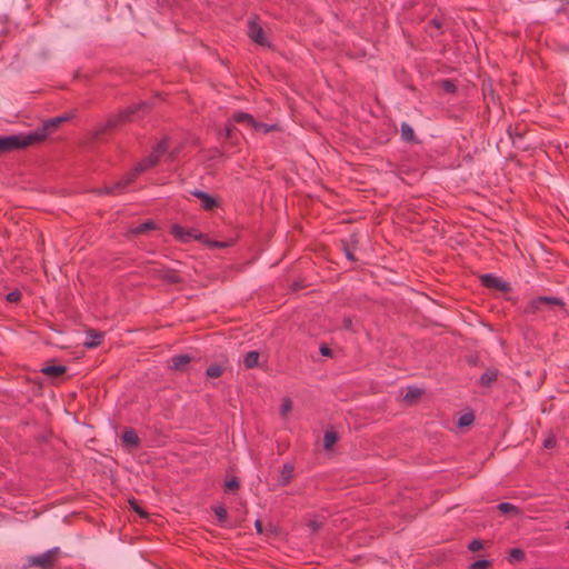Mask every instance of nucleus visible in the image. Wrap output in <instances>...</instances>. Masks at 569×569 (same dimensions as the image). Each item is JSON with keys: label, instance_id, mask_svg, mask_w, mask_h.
Returning <instances> with one entry per match:
<instances>
[{"label": "nucleus", "instance_id": "1", "mask_svg": "<svg viewBox=\"0 0 569 569\" xmlns=\"http://www.w3.org/2000/svg\"><path fill=\"white\" fill-rule=\"evenodd\" d=\"M149 104L144 101L134 103L118 113L108 116L104 123L98 124L93 130V138L99 139L101 136L114 130L126 123L133 121L134 116L141 110H148Z\"/></svg>", "mask_w": 569, "mask_h": 569}, {"label": "nucleus", "instance_id": "2", "mask_svg": "<svg viewBox=\"0 0 569 569\" xmlns=\"http://www.w3.org/2000/svg\"><path fill=\"white\" fill-rule=\"evenodd\" d=\"M157 163L153 159L146 157L139 163H137L129 172H127L121 179L112 184H106L102 188L94 190L97 194L116 196L124 191L141 173L156 167Z\"/></svg>", "mask_w": 569, "mask_h": 569}, {"label": "nucleus", "instance_id": "3", "mask_svg": "<svg viewBox=\"0 0 569 569\" xmlns=\"http://www.w3.org/2000/svg\"><path fill=\"white\" fill-rule=\"evenodd\" d=\"M71 119L70 114H63L54 118H50L43 122V124L32 132H29L27 137H32V144L43 141L49 133L53 132L59 128L60 124Z\"/></svg>", "mask_w": 569, "mask_h": 569}, {"label": "nucleus", "instance_id": "4", "mask_svg": "<svg viewBox=\"0 0 569 569\" xmlns=\"http://www.w3.org/2000/svg\"><path fill=\"white\" fill-rule=\"evenodd\" d=\"M32 137H27V134L0 137V154L32 146Z\"/></svg>", "mask_w": 569, "mask_h": 569}, {"label": "nucleus", "instance_id": "5", "mask_svg": "<svg viewBox=\"0 0 569 569\" xmlns=\"http://www.w3.org/2000/svg\"><path fill=\"white\" fill-rule=\"evenodd\" d=\"M59 549L54 548L51 550H48L47 552L39 555V556H32L27 559L28 566H36L41 569H50L54 562L58 559Z\"/></svg>", "mask_w": 569, "mask_h": 569}, {"label": "nucleus", "instance_id": "6", "mask_svg": "<svg viewBox=\"0 0 569 569\" xmlns=\"http://www.w3.org/2000/svg\"><path fill=\"white\" fill-rule=\"evenodd\" d=\"M545 307L547 309L559 308L560 310H563V302L562 300L556 297H538L530 302L528 311L535 312Z\"/></svg>", "mask_w": 569, "mask_h": 569}, {"label": "nucleus", "instance_id": "7", "mask_svg": "<svg viewBox=\"0 0 569 569\" xmlns=\"http://www.w3.org/2000/svg\"><path fill=\"white\" fill-rule=\"evenodd\" d=\"M248 29V36L253 42L260 46H270L264 37L263 29L257 22L250 21Z\"/></svg>", "mask_w": 569, "mask_h": 569}, {"label": "nucleus", "instance_id": "8", "mask_svg": "<svg viewBox=\"0 0 569 569\" xmlns=\"http://www.w3.org/2000/svg\"><path fill=\"white\" fill-rule=\"evenodd\" d=\"M194 197H197L201 201V208L204 211H212L216 208H219V202L217 198L208 194L204 191H194L192 192Z\"/></svg>", "mask_w": 569, "mask_h": 569}, {"label": "nucleus", "instance_id": "9", "mask_svg": "<svg viewBox=\"0 0 569 569\" xmlns=\"http://www.w3.org/2000/svg\"><path fill=\"white\" fill-rule=\"evenodd\" d=\"M172 233L179 238L180 240L182 241H188L190 239H201L202 238V234L199 233L197 230H183L181 227L179 226H173L172 227Z\"/></svg>", "mask_w": 569, "mask_h": 569}, {"label": "nucleus", "instance_id": "10", "mask_svg": "<svg viewBox=\"0 0 569 569\" xmlns=\"http://www.w3.org/2000/svg\"><path fill=\"white\" fill-rule=\"evenodd\" d=\"M295 467L292 463H284L277 479L278 486L288 485L293 478Z\"/></svg>", "mask_w": 569, "mask_h": 569}, {"label": "nucleus", "instance_id": "11", "mask_svg": "<svg viewBox=\"0 0 569 569\" xmlns=\"http://www.w3.org/2000/svg\"><path fill=\"white\" fill-rule=\"evenodd\" d=\"M482 283L488 288H495L500 291L509 290V286L506 282H503L501 279L490 276V274H485L482 277Z\"/></svg>", "mask_w": 569, "mask_h": 569}, {"label": "nucleus", "instance_id": "12", "mask_svg": "<svg viewBox=\"0 0 569 569\" xmlns=\"http://www.w3.org/2000/svg\"><path fill=\"white\" fill-rule=\"evenodd\" d=\"M168 149V138H163L160 140L157 146L153 148L152 152L148 156L150 159H153L156 163H159V159L167 152Z\"/></svg>", "mask_w": 569, "mask_h": 569}, {"label": "nucleus", "instance_id": "13", "mask_svg": "<svg viewBox=\"0 0 569 569\" xmlns=\"http://www.w3.org/2000/svg\"><path fill=\"white\" fill-rule=\"evenodd\" d=\"M41 372L50 378H58L66 372V367L61 365H48L41 369Z\"/></svg>", "mask_w": 569, "mask_h": 569}, {"label": "nucleus", "instance_id": "14", "mask_svg": "<svg viewBox=\"0 0 569 569\" xmlns=\"http://www.w3.org/2000/svg\"><path fill=\"white\" fill-rule=\"evenodd\" d=\"M191 358L188 355H179L171 359V368L177 371H183Z\"/></svg>", "mask_w": 569, "mask_h": 569}, {"label": "nucleus", "instance_id": "15", "mask_svg": "<svg viewBox=\"0 0 569 569\" xmlns=\"http://www.w3.org/2000/svg\"><path fill=\"white\" fill-rule=\"evenodd\" d=\"M231 119L234 123L247 124L251 128L256 121V119L250 113H247V112H236L231 117Z\"/></svg>", "mask_w": 569, "mask_h": 569}, {"label": "nucleus", "instance_id": "16", "mask_svg": "<svg viewBox=\"0 0 569 569\" xmlns=\"http://www.w3.org/2000/svg\"><path fill=\"white\" fill-rule=\"evenodd\" d=\"M401 139L406 142H416V134L411 126L407 122L401 124Z\"/></svg>", "mask_w": 569, "mask_h": 569}, {"label": "nucleus", "instance_id": "17", "mask_svg": "<svg viewBox=\"0 0 569 569\" xmlns=\"http://www.w3.org/2000/svg\"><path fill=\"white\" fill-rule=\"evenodd\" d=\"M122 441L126 446L133 448L138 446L139 438L133 430H127L122 435Z\"/></svg>", "mask_w": 569, "mask_h": 569}, {"label": "nucleus", "instance_id": "18", "mask_svg": "<svg viewBox=\"0 0 569 569\" xmlns=\"http://www.w3.org/2000/svg\"><path fill=\"white\" fill-rule=\"evenodd\" d=\"M259 352L258 351H250L246 355L243 359V363L246 368L251 369L259 365Z\"/></svg>", "mask_w": 569, "mask_h": 569}, {"label": "nucleus", "instance_id": "19", "mask_svg": "<svg viewBox=\"0 0 569 569\" xmlns=\"http://www.w3.org/2000/svg\"><path fill=\"white\" fill-rule=\"evenodd\" d=\"M252 128L256 131H263L264 133H269V132H273V131L279 130V126L277 123L267 124V123H263V122H260V121H257V120L254 121Z\"/></svg>", "mask_w": 569, "mask_h": 569}, {"label": "nucleus", "instance_id": "20", "mask_svg": "<svg viewBox=\"0 0 569 569\" xmlns=\"http://www.w3.org/2000/svg\"><path fill=\"white\" fill-rule=\"evenodd\" d=\"M234 131H236L234 122L230 118L226 122L224 138H226V140L230 141L231 144L236 143V141L233 140L234 139Z\"/></svg>", "mask_w": 569, "mask_h": 569}, {"label": "nucleus", "instance_id": "21", "mask_svg": "<svg viewBox=\"0 0 569 569\" xmlns=\"http://www.w3.org/2000/svg\"><path fill=\"white\" fill-rule=\"evenodd\" d=\"M338 441V435L335 431H327L323 438V447L326 450H331Z\"/></svg>", "mask_w": 569, "mask_h": 569}, {"label": "nucleus", "instance_id": "22", "mask_svg": "<svg viewBox=\"0 0 569 569\" xmlns=\"http://www.w3.org/2000/svg\"><path fill=\"white\" fill-rule=\"evenodd\" d=\"M422 395V390L419 388H409L403 396V401L407 403L415 402Z\"/></svg>", "mask_w": 569, "mask_h": 569}, {"label": "nucleus", "instance_id": "23", "mask_svg": "<svg viewBox=\"0 0 569 569\" xmlns=\"http://www.w3.org/2000/svg\"><path fill=\"white\" fill-rule=\"evenodd\" d=\"M224 371V367L221 363L210 365L207 369V376L210 378H218Z\"/></svg>", "mask_w": 569, "mask_h": 569}, {"label": "nucleus", "instance_id": "24", "mask_svg": "<svg viewBox=\"0 0 569 569\" xmlns=\"http://www.w3.org/2000/svg\"><path fill=\"white\" fill-rule=\"evenodd\" d=\"M439 87L446 92V93H455L457 91V86L456 83L450 80V79H446V80H441L439 82Z\"/></svg>", "mask_w": 569, "mask_h": 569}, {"label": "nucleus", "instance_id": "25", "mask_svg": "<svg viewBox=\"0 0 569 569\" xmlns=\"http://www.w3.org/2000/svg\"><path fill=\"white\" fill-rule=\"evenodd\" d=\"M101 339H102L101 333H94V335L90 333L88 339L83 343L88 348H94V347L99 346Z\"/></svg>", "mask_w": 569, "mask_h": 569}, {"label": "nucleus", "instance_id": "26", "mask_svg": "<svg viewBox=\"0 0 569 569\" xmlns=\"http://www.w3.org/2000/svg\"><path fill=\"white\" fill-rule=\"evenodd\" d=\"M496 378H497V371L488 370L481 376L480 382L483 386H489L491 382H493L496 380Z\"/></svg>", "mask_w": 569, "mask_h": 569}, {"label": "nucleus", "instance_id": "27", "mask_svg": "<svg viewBox=\"0 0 569 569\" xmlns=\"http://www.w3.org/2000/svg\"><path fill=\"white\" fill-rule=\"evenodd\" d=\"M473 415L471 412H466L459 418V427H468L473 422Z\"/></svg>", "mask_w": 569, "mask_h": 569}, {"label": "nucleus", "instance_id": "28", "mask_svg": "<svg viewBox=\"0 0 569 569\" xmlns=\"http://www.w3.org/2000/svg\"><path fill=\"white\" fill-rule=\"evenodd\" d=\"M498 509L502 513H511V512L518 513L519 512L516 506L508 503V502L500 503L498 506Z\"/></svg>", "mask_w": 569, "mask_h": 569}, {"label": "nucleus", "instance_id": "29", "mask_svg": "<svg viewBox=\"0 0 569 569\" xmlns=\"http://www.w3.org/2000/svg\"><path fill=\"white\" fill-rule=\"evenodd\" d=\"M292 409V401L289 398H284L282 400L280 413L282 417H286Z\"/></svg>", "mask_w": 569, "mask_h": 569}, {"label": "nucleus", "instance_id": "30", "mask_svg": "<svg viewBox=\"0 0 569 569\" xmlns=\"http://www.w3.org/2000/svg\"><path fill=\"white\" fill-rule=\"evenodd\" d=\"M525 553L521 549L515 548L510 550L509 560L511 562L519 561L523 558Z\"/></svg>", "mask_w": 569, "mask_h": 569}, {"label": "nucleus", "instance_id": "31", "mask_svg": "<svg viewBox=\"0 0 569 569\" xmlns=\"http://www.w3.org/2000/svg\"><path fill=\"white\" fill-rule=\"evenodd\" d=\"M214 513L220 523H223L227 519V510L222 506H218L214 508Z\"/></svg>", "mask_w": 569, "mask_h": 569}, {"label": "nucleus", "instance_id": "32", "mask_svg": "<svg viewBox=\"0 0 569 569\" xmlns=\"http://www.w3.org/2000/svg\"><path fill=\"white\" fill-rule=\"evenodd\" d=\"M154 228V224L152 221H146L144 223L140 224L139 227H137L136 229H133V232L134 233H142V232H146L150 229H153Z\"/></svg>", "mask_w": 569, "mask_h": 569}, {"label": "nucleus", "instance_id": "33", "mask_svg": "<svg viewBox=\"0 0 569 569\" xmlns=\"http://www.w3.org/2000/svg\"><path fill=\"white\" fill-rule=\"evenodd\" d=\"M488 566H489V561H488V560H485V559H481V560H477V561H475V562L471 565V568H472V569H486Z\"/></svg>", "mask_w": 569, "mask_h": 569}, {"label": "nucleus", "instance_id": "34", "mask_svg": "<svg viewBox=\"0 0 569 569\" xmlns=\"http://www.w3.org/2000/svg\"><path fill=\"white\" fill-rule=\"evenodd\" d=\"M226 487L228 490H237L239 488V481L236 478H231L227 481Z\"/></svg>", "mask_w": 569, "mask_h": 569}, {"label": "nucleus", "instance_id": "35", "mask_svg": "<svg viewBox=\"0 0 569 569\" xmlns=\"http://www.w3.org/2000/svg\"><path fill=\"white\" fill-rule=\"evenodd\" d=\"M545 448H553L556 446V438L553 436H549L543 441Z\"/></svg>", "mask_w": 569, "mask_h": 569}, {"label": "nucleus", "instance_id": "36", "mask_svg": "<svg viewBox=\"0 0 569 569\" xmlns=\"http://www.w3.org/2000/svg\"><path fill=\"white\" fill-rule=\"evenodd\" d=\"M482 547H483V545L480 540H473L469 545V549L471 551H478V550L482 549Z\"/></svg>", "mask_w": 569, "mask_h": 569}, {"label": "nucleus", "instance_id": "37", "mask_svg": "<svg viewBox=\"0 0 569 569\" xmlns=\"http://www.w3.org/2000/svg\"><path fill=\"white\" fill-rule=\"evenodd\" d=\"M308 527L312 530V531H317L320 527H321V522L317 519H312L308 522Z\"/></svg>", "mask_w": 569, "mask_h": 569}, {"label": "nucleus", "instance_id": "38", "mask_svg": "<svg viewBox=\"0 0 569 569\" xmlns=\"http://www.w3.org/2000/svg\"><path fill=\"white\" fill-rule=\"evenodd\" d=\"M20 296H21V295H20V292H18V291H13V292H10V293L7 296V299H8V301H10V302H17V301H19Z\"/></svg>", "mask_w": 569, "mask_h": 569}, {"label": "nucleus", "instance_id": "39", "mask_svg": "<svg viewBox=\"0 0 569 569\" xmlns=\"http://www.w3.org/2000/svg\"><path fill=\"white\" fill-rule=\"evenodd\" d=\"M130 505H131L132 509H133L137 513H139L141 517H144V516H146L144 511L139 507V505H138L136 501H131V502H130Z\"/></svg>", "mask_w": 569, "mask_h": 569}, {"label": "nucleus", "instance_id": "40", "mask_svg": "<svg viewBox=\"0 0 569 569\" xmlns=\"http://www.w3.org/2000/svg\"><path fill=\"white\" fill-rule=\"evenodd\" d=\"M320 352H321V355H322V356H325V357H331V356H332L331 350H330L326 345H322V346L320 347Z\"/></svg>", "mask_w": 569, "mask_h": 569}, {"label": "nucleus", "instance_id": "41", "mask_svg": "<svg viewBox=\"0 0 569 569\" xmlns=\"http://www.w3.org/2000/svg\"><path fill=\"white\" fill-rule=\"evenodd\" d=\"M431 24L436 28V29H441L442 28V23L439 19L435 18L431 20Z\"/></svg>", "mask_w": 569, "mask_h": 569}, {"label": "nucleus", "instance_id": "42", "mask_svg": "<svg viewBox=\"0 0 569 569\" xmlns=\"http://www.w3.org/2000/svg\"><path fill=\"white\" fill-rule=\"evenodd\" d=\"M345 251H346V256L349 260H355V256L349 248H346Z\"/></svg>", "mask_w": 569, "mask_h": 569}, {"label": "nucleus", "instance_id": "43", "mask_svg": "<svg viewBox=\"0 0 569 569\" xmlns=\"http://www.w3.org/2000/svg\"><path fill=\"white\" fill-rule=\"evenodd\" d=\"M254 526H256L257 531L261 533L262 532V523H261V521L257 520Z\"/></svg>", "mask_w": 569, "mask_h": 569}]
</instances>
